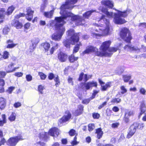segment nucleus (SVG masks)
Segmentation results:
<instances>
[{"mask_svg":"<svg viewBox=\"0 0 146 146\" xmlns=\"http://www.w3.org/2000/svg\"><path fill=\"white\" fill-rule=\"evenodd\" d=\"M54 80L55 82V86L56 87H58L60 83L59 77L58 75H57L54 78Z\"/></svg>","mask_w":146,"mask_h":146,"instance_id":"40","label":"nucleus"},{"mask_svg":"<svg viewBox=\"0 0 146 146\" xmlns=\"http://www.w3.org/2000/svg\"><path fill=\"white\" fill-rule=\"evenodd\" d=\"M121 100L119 98H113L112 99L111 101V103L113 105L115 104H118L120 102Z\"/></svg>","mask_w":146,"mask_h":146,"instance_id":"34","label":"nucleus"},{"mask_svg":"<svg viewBox=\"0 0 146 146\" xmlns=\"http://www.w3.org/2000/svg\"><path fill=\"white\" fill-rule=\"evenodd\" d=\"M95 133L97 134V137L98 139L101 138L103 135V132L102 131L101 128H97L96 129Z\"/></svg>","mask_w":146,"mask_h":146,"instance_id":"25","label":"nucleus"},{"mask_svg":"<svg viewBox=\"0 0 146 146\" xmlns=\"http://www.w3.org/2000/svg\"><path fill=\"white\" fill-rule=\"evenodd\" d=\"M93 12V11L91 10L86 11L83 14V16L85 18L88 19L91 15Z\"/></svg>","mask_w":146,"mask_h":146,"instance_id":"39","label":"nucleus"},{"mask_svg":"<svg viewBox=\"0 0 146 146\" xmlns=\"http://www.w3.org/2000/svg\"><path fill=\"white\" fill-rule=\"evenodd\" d=\"M72 21L75 22V24L77 26L83 25L84 24L83 22L84 23L85 20L82 17L77 15L72 16L71 18Z\"/></svg>","mask_w":146,"mask_h":146,"instance_id":"11","label":"nucleus"},{"mask_svg":"<svg viewBox=\"0 0 146 146\" xmlns=\"http://www.w3.org/2000/svg\"><path fill=\"white\" fill-rule=\"evenodd\" d=\"M123 121L126 123H128L129 121V117L126 116V113L125 114L123 118Z\"/></svg>","mask_w":146,"mask_h":146,"instance_id":"49","label":"nucleus"},{"mask_svg":"<svg viewBox=\"0 0 146 146\" xmlns=\"http://www.w3.org/2000/svg\"><path fill=\"white\" fill-rule=\"evenodd\" d=\"M59 46L60 45L58 43H56L55 46L52 47L50 50V54H53L55 50L58 48Z\"/></svg>","mask_w":146,"mask_h":146,"instance_id":"38","label":"nucleus"},{"mask_svg":"<svg viewBox=\"0 0 146 146\" xmlns=\"http://www.w3.org/2000/svg\"><path fill=\"white\" fill-rule=\"evenodd\" d=\"M122 78L125 82H127L131 79V76L127 75H123L122 76Z\"/></svg>","mask_w":146,"mask_h":146,"instance_id":"36","label":"nucleus"},{"mask_svg":"<svg viewBox=\"0 0 146 146\" xmlns=\"http://www.w3.org/2000/svg\"><path fill=\"white\" fill-rule=\"evenodd\" d=\"M67 33L68 34L67 35L68 36H71L73 33H74V30L72 29H70L68 30L67 31Z\"/></svg>","mask_w":146,"mask_h":146,"instance_id":"50","label":"nucleus"},{"mask_svg":"<svg viewBox=\"0 0 146 146\" xmlns=\"http://www.w3.org/2000/svg\"><path fill=\"white\" fill-rule=\"evenodd\" d=\"M23 139H24L21 135L14 137H11L7 141L8 145L9 146H15L19 141Z\"/></svg>","mask_w":146,"mask_h":146,"instance_id":"9","label":"nucleus"},{"mask_svg":"<svg viewBox=\"0 0 146 146\" xmlns=\"http://www.w3.org/2000/svg\"><path fill=\"white\" fill-rule=\"evenodd\" d=\"M15 87L13 86H10L9 87L8 89L6 90V92L9 94H11L12 93L13 91L15 89Z\"/></svg>","mask_w":146,"mask_h":146,"instance_id":"48","label":"nucleus"},{"mask_svg":"<svg viewBox=\"0 0 146 146\" xmlns=\"http://www.w3.org/2000/svg\"><path fill=\"white\" fill-rule=\"evenodd\" d=\"M139 50V49L137 47L134 46H131V51H136L137 50Z\"/></svg>","mask_w":146,"mask_h":146,"instance_id":"62","label":"nucleus"},{"mask_svg":"<svg viewBox=\"0 0 146 146\" xmlns=\"http://www.w3.org/2000/svg\"><path fill=\"white\" fill-rule=\"evenodd\" d=\"M7 71L5 72L3 71H0V76L1 78H4L6 75Z\"/></svg>","mask_w":146,"mask_h":146,"instance_id":"54","label":"nucleus"},{"mask_svg":"<svg viewBox=\"0 0 146 146\" xmlns=\"http://www.w3.org/2000/svg\"><path fill=\"white\" fill-rule=\"evenodd\" d=\"M40 46L44 50L45 52H47L50 48V45L48 42H46L42 43L40 45Z\"/></svg>","mask_w":146,"mask_h":146,"instance_id":"21","label":"nucleus"},{"mask_svg":"<svg viewBox=\"0 0 146 146\" xmlns=\"http://www.w3.org/2000/svg\"><path fill=\"white\" fill-rule=\"evenodd\" d=\"M38 75L40 76V79L42 80H44L46 77V75L42 72H38Z\"/></svg>","mask_w":146,"mask_h":146,"instance_id":"43","label":"nucleus"},{"mask_svg":"<svg viewBox=\"0 0 146 146\" xmlns=\"http://www.w3.org/2000/svg\"><path fill=\"white\" fill-rule=\"evenodd\" d=\"M26 10V18L29 21H31L33 19L34 11L31 7H27Z\"/></svg>","mask_w":146,"mask_h":146,"instance_id":"13","label":"nucleus"},{"mask_svg":"<svg viewBox=\"0 0 146 146\" xmlns=\"http://www.w3.org/2000/svg\"><path fill=\"white\" fill-rule=\"evenodd\" d=\"M6 43L8 44L6 47L7 48H14L17 45L16 44L13 43V40L10 39L7 40Z\"/></svg>","mask_w":146,"mask_h":146,"instance_id":"24","label":"nucleus"},{"mask_svg":"<svg viewBox=\"0 0 146 146\" xmlns=\"http://www.w3.org/2000/svg\"><path fill=\"white\" fill-rule=\"evenodd\" d=\"M146 91L145 89L143 88H141L139 90V92L140 93L143 95H145V94Z\"/></svg>","mask_w":146,"mask_h":146,"instance_id":"58","label":"nucleus"},{"mask_svg":"<svg viewBox=\"0 0 146 146\" xmlns=\"http://www.w3.org/2000/svg\"><path fill=\"white\" fill-rule=\"evenodd\" d=\"M26 16V15L23 13H20L19 14L17 15L15 17L16 19H19L21 17H24Z\"/></svg>","mask_w":146,"mask_h":146,"instance_id":"52","label":"nucleus"},{"mask_svg":"<svg viewBox=\"0 0 146 146\" xmlns=\"http://www.w3.org/2000/svg\"><path fill=\"white\" fill-rule=\"evenodd\" d=\"M79 36V33H74L71 36L70 40L72 45H74L76 43L79 42L80 40Z\"/></svg>","mask_w":146,"mask_h":146,"instance_id":"15","label":"nucleus"},{"mask_svg":"<svg viewBox=\"0 0 146 146\" xmlns=\"http://www.w3.org/2000/svg\"><path fill=\"white\" fill-rule=\"evenodd\" d=\"M54 77V74L52 73H50L49 74L48 76V78L49 80H52Z\"/></svg>","mask_w":146,"mask_h":146,"instance_id":"55","label":"nucleus"},{"mask_svg":"<svg viewBox=\"0 0 146 146\" xmlns=\"http://www.w3.org/2000/svg\"><path fill=\"white\" fill-rule=\"evenodd\" d=\"M84 73L83 72H81L79 75L78 80L79 81H81L82 80L83 76H84Z\"/></svg>","mask_w":146,"mask_h":146,"instance_id":"47","label":"nucleus"},{"mask_svg":"<svg viewBox=\"0 0 146 146\" xmlns=\"http://www.w3.org/2000/svg\"><path fill=\"white\" fill-rule=\"evenodd\" d=\"M139 110L140 112L138 116L139 118H140L143 114H145L146 111V106L144 101H143L141 102Z\"/></svg>","mask_w":146,"mask_h":146,"instance_id":"18","label":"nucleus"},{"mask_svg":"<svg viewBox=\"0 0 146 146\" xmlns=\"http://www.w3.org/2000/svg\"><path fill=\"white\" fill-rule=\"evenodd\" d=\"M57 58L60 62H66L67 60L68 54L64 52L60 51L57 54Z\"/></svg>","mask_w":146,"mask_h":146,"instance_id":"17","label":"nucleus"},{"mask_svg":"<svg viewBox=\"0 0 146 146\" xmlns=\"http://www.w3.org/2000/svg\"><path fill=\"white\" fill-rule=\"evenodd\" d=\"M31 26V23H29L28 22L25 23L24 25V27L25 29H28Z\"/></svg>","mask_w":146,"mask_h":146,"instance_id":"59","label":"nucleus"},{"mask_svg":"<svg viewBox=\"0 0 146 146\" xmlns=\"http://www.w3.org/2000/svg\"><path fill=\"white\" fill-rule=\"evenodd\" d=\"M119 125V122H115L113 123L111 126L113 128H116Z\"/></svg>","mask_w":146,"mask_h":146,"instance_id":"63","label":"nucleus"},{"mask_svg":"<svg viewBox=\"0 0 146 146\" xmlns=\"http://www.w3.org/2000/svg\"><path fill=\"white\" fill-rule=\"evenodd\" d=\"M102 11L107 16L109 17H112L113 13L112 12L110 13L108 11V10L105 8H103L102 9Z\"/></svg>","mask_w":146,"mask_h":146,"instance_id":"37","label":"nucleus"},{"mask_svg":"<svg viewBox=\"0 0 146 146\" xmlns=\"http://www.w3.org/2000/svg\"><path fill=\"white\" fill-rule=\"evenodd\" d=\"M9 53L7 51H5L3 52L2 56L0 58V60L8 59L9 57Z\"/></svg>","mask_w":146,"mask_h":146,"instance_id":"32","label":"nucleus"},{"mask_svg":"<svg viewBox=\"0 0 146 146\" xmlns=\"http://www.w3.org/2000/svg\"><path fill=\"white\" fill-rule=\"evenodd\" d=\"M71 14L70 12H67L62 15V16L56 17L55 18L56 22L54 26L57 34H54L52 35L51 38L52 40L55 41H59L60 40L65 31V28L63 26L66 23L64 20L66 19L68 17H70Z\"/></svg>","mask_w":146,"mask_h":146,"instance_id":"1","label":"nucleus"},{"mask_svg":"<svg viewBox=\"0 0 146 146\" xmlns=\"http://www.w3.org/2000/svg\"><path fill=\"white\" fill-rule=\"evenodd\" d=\"M120 88L121 90V93L122 94H123L127 92V90L124 86H121Z\"/></svg>","mask_w":146,"mask_h":146,"instance_id":"45","label":"nucleus"},{"mask_svg":"<svg viewBox=\"0 0 146 146\" xmlns=\"http://www.w3.org/2000/svg\"><path fill=\"white\" fill-rule=\"evenodd\" d=\"M15 9L14 6L12 5L8 7L6 12H5V9L3 8H0V23H2L4 21L5 17V15L9 16L12 14Z\"/></svg>","mask_w":146,"mask_h":146,"instance_id":"5","label":"nucleus"},{"mask_svg":"<svg viewBox=\"0 0 146 146\" xmlns=\"http://www.w3.org/2000/svg\"><path fill=\"white\" fill-rule=\"evenodd\" d=\"M70 41V39H66L64 40L63 42L64 46L68 48H70L71 43Z\"/></svg>","mask_w":146,"mask_h":146,"instance_id":"31","label":"nucleus"},{"mask_svg":"<svg viewBox=\"0 0 146 146\" xmlns=\"http://www.w3.org/2000/svg\"><path fill=\"white\" fill-rule=\"evenodd\" d=\"M16 113L12 112L8 117V119L11 122L14 121L16 119Z\"/></svg>","mask_w":146,"mask_h":146,"instance_id":"33","label":"nucleus"},{"mask_svg":"<svg viewBox=\"0 0 146 146\" xmlns=\"http://www.w3.org/2000/svg\"><path fill=\"white\" fill-rule=\"evenodd\" d=\"M98 51V50L96 47L92 46H89L82 52V53L84 55L85 54H88L92 52H94L96 56H99L97 55Z\"/></svg>","mask_w":146,"mask_h":146,"instance_id":"14","label":"nucleus"},{"mask_svg":"<svg viewBox=\"0 0 146 146\" xmlns=\"http://www.w3.org/2000/svg\"><path fill=\"white\" fill-rule=\"evenodd\" d=\"M21 106V103L19 102H16L13 104V106L15 108H19Z\"/></svg>","mask_w":146,"mask_h":146,"instance_id":"53","label":"nucleus"},{"mask_svg":"<svg viewBox=\"0 0 146 146\" xmlns=\"http://www.w3.org/2000/svg\"><path fill=\"white\" fill-rule=\"evenodd\" d=\"M136 130V128H132L131 129L128 133L127 136V138L129 139L131 138L134 134Z\"/></svg>","mask_w":146,"mask_h":146,"instance_id":"30","label":"nucleus"},{"mask_svg":"<svg viewBox=\"0 0 146 146\" xmlns=\"http://www.w3.org/2000/svg\"><path fill=\"white\" fill-rule=\"evenodd\" d=\"M26 78L28 82L31 81L32 79V77L30 74L27 75Z\"/></svg>","mask_w":146,"mask_h":146,"instance_id":"56","label":"nucleus"},{"mask_svg":"<svg viewBox=\"0 0 146 146\" xmlns=\"http://www.w3.org/2000/svg\"><path fill=\"white\" fill-rule=\"evenodd\" d=\"M13 25L14 27L18 29L21 28L23 26L22 23L20 22L19 21L17 20L14 21Z\"/></svg>","mask_w":146,"mask_h":146,"instance_id":"27","label":"nucleus"},{"mask_svg":"<svg viewBox=\"0 0 146 146\" xmlns=\"http://www.w3.org/2000/svg\"><path fill=\"white\" fill-rule=\"evenodd\" d=\"M23 73L21 72H15L14 75L17 77H21L23 75Z\"/></svg>","mask_w":146,"mask_h":146,"instance_id":"61","label":"nucleus"},{"mask_svg":"<svg viewBox=\"0 0 146 146\" xmlns=\"http://www.w3.org/2000/svg\"><path fill=\"white\" fill-rule=\"evenodd\" d=\"M90 101L89 99H84L82 100V103L83 104H87L90 102Z\"/></svg>","mask_w":146,"mask_h":146,"instance_id":"60","label":"nucleus"},{"mask_svg":"<svg viewBox=\"0 0 146 146\" xmlns=\"http://www.w3.org/2000/svg\"><path fill=\"white\" fill-rule=\"evenodd\" d=\"M77 135L78 134H76V135L74 137L73 141L71 143V145L72 146L76 145L78 143V142H77L76 141L77 139Z\"/></svg>","mask_w":146,"mask_h":146,"instance_id":"41","label":"nucleus"},{"mask_svg":"<svg viewBox=\"0 0 146 146\" xmlns=\"http://www.w3.org/2000/svg\"><path fill=\"white\" fill-rule=\"evenodd\" d=\"M103 19V21H104L105 23L106 26V27L105 29H102L99 28V29H96L95 31L97 32H98L99 30L100 31H101V32L102 34L105 35H107L109 34L110 31V22L107 19L105 18V16L104 15H102L100 18V20Z\"/></svg>","mask_w":146,"mask_h":146,"instance_id":"7","label":"nucleus"},{"mask_svg":"<svg viewBox=\"0 0 146 146\" xmlns=\"http://www.w3.org/2000/svg\"><path fill=\"white\" fill-rule=\"evenodd\" d=\"M54 11L52 10L50 11L44 12L43 15L44 16L47 18H51L53 15Z\"/></svg>","mask_w":146,"mask_h":146,"instance_id":"28","label":"nucleus"},{"mask_svg":"<svg viewBox=\"0 0 146 146\" xmlns=\"http://www.w3.org/2000/svg\"><path fill=\"white\" fill-rule=\"evenodd\" d=\"M144 127V123H138L137 122L133 123L131 126L132 128H143Z\"/></svg>","mask_w":146,"mask_h":146,"instance_id":"29","label":"nucleus"},{"mask_svg":"<svg viewBox=\"0 0 146 146\" xmlns=\"http://www.w3.org/2000/svg\"><path fill=\"white\" fill-rule=\"evenodd\" d=\"M98 80L101 86V90L102 91L107 90L109 88H110L112 86L111 82H108L105 84V82L101 79L99 78Z\"/></svg>","mask_w":146,"mask_h":146,"instance_id":"12","label":"nucleus"},{"mask_svg":"<svg viewBox=\"0 0 146 146\" xmlns=\"http://www.w3.org/2000/svg\"><path fill=\"white\" fill-rule=\"evenodd\" d=\"M64 4H62L60 7V9L62 10L66 9H72L74 6H70V5H74L76 3L78 0H66Z\"/></svg>","mask_w":146,"mask_h":146,"instance_id":"10","label":"nucleus"},{"mask_svg":"<svg viewBox=\"0 0 146 146\" xmlns=\"http://www.w3.org/2000/svg\"><path fill=\"white\" fill-rule=\"evenodd\" d=\"M82 45L81 42H79L78 43L76 44L74 47L73 50V54H75L78 52L80 49V46Z\"/></svg>","mask_w":146,"mask_h":146,"instance_id":"26","label":"nucleus"},{"mask_svg":"<svg viewBox=\"0 0 146 146\" xmlns=\"http://www.w3.org/2000/svg\"><path fill=\"white\" fill-rule=\"evenodd\" d=\"M107 102L106 101H105L103 102L102 104L100 105L98 107V109H100L106 105Z\"/></svg>","mask_w":146,"mask_h":146,"instance_id":"64","label":"nucleus"},{"mask_svg":"<svg viewBox=\"0 0 146 146\" xmlns=\"http://www.w3.org/2000/svg\"><path fill=\"white\" fill-rule=\"evenodd\" d=\"M119 35L120 37L126 43H131L133 39L132 33L129 29L126 27L122 28L120 29Z\"/></svg>","mask_w":146,"mask_h":146,"instance_id":"3","label":"nucleus"},{"mask_svg":"<svg viewBox=\"0 0 146 146\" xmlns=\"http://www.w3.org/2000/svg\"><path fill=\"white\" fill-rule=\"evenodd\" d=\"M74 54H72L68 56V59L69 62L70 63H73L77 61L79 58L78 56H76Z\"/></svg>","mask_w":146,"mask_h":146,"instance_id":"22","label":"nucleus"},{"mask_svg":"<svg viewBox=\"0 0 146 146\" xmlns=\"http://www.w3.org/2000/svg\"><path fill=\"white\" fill-rule=\"evenodd\" d=\"M49 134L52 136H54L55 135L58 136L59 135V132L58 128H50L48 133L44 132V133L39 134V137L40 139H47L48 137V134Z\"/></svg>","mask_w":146,"mask_h":146,"instance_id":"6","label":"nucleus"},{"mask_svg":"<svg viewBox=\"0 0 146 146\" xmlns=\"http://www.w3.org/2000/svg\"><path fill=\"white\" fill-rule=\"evenodd\" d=\"M69 135L71 136H73L76 135L77 133H76V131L73 129H72L70 130L69 132Z\"/></svg>","mask_w":146,"mask_h":146,"instance_id":"46","label":"nucleus"},{"mask_svg":"<svg viewBox=\"0 0 146 146\" xmlns=\"http://www.w3.org/2000/svg\"><path fill=\"white\" fill-rule=\"evenodd\" d=\"M102 5L107 7L109 9H112L113 7V4L110 0H104L101 1Z\"/></svg>","mask_w":146,"mask_h":146,"instance_id":"20","label":"nucleus"},{"mask_svg":"<svg viewBox=\"0 0 146 146\" xmlns=\"http://www.w3.org/2000/svg\"><path fill=\"white\" fill-rule=\"evenodd\" d=\"M7 101L4 98L0 97V109L1 110L5 109L6 106Z\"/></svg>","mask_w":146,"mask_h":146,"instance_id":"23","label":"nucleus"},{"mask_svg":"<svg viewBox=\"0 0 146 146\" xmlns=\"http://www.w3.org/2000/svg\"><path fill=\"white\" fill-rule=\"evenodd\" d=\"M92 116L94 119H98L99 118L100 114L97 113H92Z\"/></svg>","mask_w":146,"mask_h":146,"instance_id":"44","label":"nucleus"},{"mask_svg":"<svg viewBox=\"0 0 146 146\" xmlns=\"http://www.w3.org/2000/svg\"><path fill=\"white\" fill-rule=\"evenodd\" d=\"M111 41L110 40L105 41L102 43L99 49L102 51H98L97 55L100 57H110L114 52H116L118 49V48L115 47H110Z\"/></svg>","mask_w":146,"mask_h":146,"instance_id":"2","label":"nucleus"},{"mask_svg":"<svg viewBox=\"0 0 146 146\" xmlns=\"http://www.w3.org/2000/svg\"><path fill=\"white\" fill-rule=\"evenodd\" d=\"M15 64L13 63H11L10 64L8 65V67L9 70H7V72L9 73V72H7L13 69V67L14 65Z\"/></svg>","mask_w":146,"mask_h":146,"instance_id":"57","label":"nucleus"},{"mask_svg":"<svg viewBox=\"0 0 146 146\" xmlns=\"http://www.w3.org/2000/svg\"><path fill=\"white\" fill-rule=\"evenodd\" d=\"M84 85V87L86 90H89L93 87L96 88L98 86V83L97 82L92 81L82 83Z\"/></svg>","mask_w":146,"mask_h":146,"instance_id":"16","label":"nucleus"},{"mask_svg":"<svg viewBox=\"0 0 146 146\" xmlns=\"http://www.w3.org/2000/svg\"><path fill=\"white\" fill-rule=\"evenodd\" d=\"M2 120L0 119V126H2L4 124L6 123V116L5 114L2 115Z\"/></svg>","mask_w":146,"mask_h":146,"instance_id":"35","label":"nucleus"},{"mask_svg":"<svg viewBox=\"0 0 146 146\" xmlns=\"http://www.w3.org/2000/svg\"><path fill=\"white\" fill-rule=\"evenodd\" d=\"M84 106L81 104L78 105V109L75 110L74 113V115L77 116L82 114L84 111Z\"/></svg>","mask_w":146,"mask_h":146,"instance_id":"19","label":"nucleus"},{"mask_svg":"<svg viewBox=\"0 0 146 146\" xmlns=\"http://www.w3.org/2000/svg\"><path fill=\"white\" fill-rule=\"evenodd\" d=\"M65 113V115H63L58 120V124L60 126H61L64 123L68 121L71 118V114L69 110L66 111Z\"/></svg>","mask_w":146,"mask_h":146,"instance_id":"8","label":"nucleus"},{"mask_svg":"<svg viewBox=\"0 0 146 146\" xmlns=\"http://www.w3.org/2000/svg\"><path fill=\"white\" fill-rule=\"evenodd\" d=\"M131 46L132 45L126 44L123 47V48L125 50H131Z\"/></svg>","mask_w":146,"mask_h":146,"instance_id":"51","label":"nucleus"},{"mask_svg":"<svg viewBox=\"0 0 146 146\" xmlns=\"http://www.w3.org/2000/svg\"><path fill=\"white\" fill-rule=\"evenodd\" d=\"M44 89V86L42 85H40L38 86V92L41 94H43L42 91Z\"/></svg>","mask_w":146,"mask_h":146,"instance_id":"42","label":"nucleus"},{"mask_svg":"<svg viewBox=\"0 0 146 146\" xmlns=\"http://www.w3.org/2000/svg\"><path fill=\"white\" fill-rule=\"evenodd\" d=\"M117 13H114L113 21L116 24L121 25L126 22V21L121 17L125 18L127 16V11H121L119 10H117Z\"/></svg>","mask_w":146,"mask_h":146,"instance_id":"4","label":"nucleus"}]
</instances>
